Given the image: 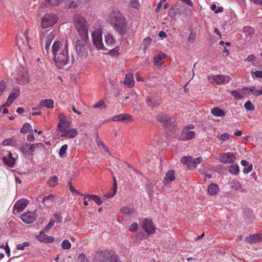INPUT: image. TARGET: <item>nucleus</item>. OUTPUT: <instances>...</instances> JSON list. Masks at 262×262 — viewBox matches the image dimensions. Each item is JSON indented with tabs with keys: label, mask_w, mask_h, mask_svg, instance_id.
Wrapping results in <instances>:
<instances>
[{
	"label": "nucleus",
	"mask_w": 262,
	"mask_h": 262,
	"mask_svg": "<svg viewBox=\"0 0 262 262\" xmlns=\"http://www.w3.org/2000/svg\"><path fill=\"white\" fill-rule=\"evenodd\" d=\"M110 22L115 30L120 34H124L127 30L125 18L118 11H113L110 14Z\"/></svg>",
	"instance_id": "nucleus-1"
},
{
	"label": "nucleus",
	"mask_w": 262,
	"mask_h": 262,
	"mask_svg": "<svg viewBox=\"0 0 262 262\" xmlns=\"http://www.w3.org/2000/svg\"><path fill=\"white\" fill-rule=\"evenodd\" d=\"M75 27L81 39H89V25L85 18L81 16H75L74 19Z\"/></svg>",
	"instance_id": "nucleus-2"
},
{
	"label": "nucleus",
	"mask_w": 262,
	"mask_h": 262,
	"mask_svg": "<svg viewBox=\"0 0 262 262\" xmlns=\"http://www.w3.org/2000/svg\"><path fill=\"white\" fill-rule=\"evenodd\" d=\"M44 147L45 145L41 143L29 144L26 142L20 146L19 149L23 154L26 155L32 156L34 155L36 151L42 150Z\"/></svg>",
	"instance_id": "nucleus-3"
},
{
	"label": "nucleus",
	"mask_w": 262,
	"mask_h": 262,
	"mask_svg": "<svg viewBox=\"0 0 262 262\" xmlns=\"http://www.w3.org/2000/svg\"><path fill=\"white\" fill-rule=\"evenodd\" d=\"M88 39L80 38L77 41L75 46L77 54V60L80 61L88 56Z\"/></svg>",
	"instance_id": "nucleus-4"
},
{
	"label": "nucleus",
	"mask_w": 262,
	"mask_h": 262,
	"mask_svg": "<svg viewBox=\"0 0 262 262\" xmlns=\"http://www.w3.org/2000/svg\"><path fill=\"white\" fill-rule=\"evenodd\" d=\"M92 38L93 45L98 50H107L102 42V30L100 28H97L92 32Z\"/></svg>",
	"instance_id": "nucleus-5"
},
{
	"label": "nucleus",
	"mask_w": 262,
	"mask_h": 262,
	"mask_svg": "<svg viewBox=\"0 0 262 262\" xmlns=\"http://www.w3.org/2000/svg\"><path fill=\"white\" fill-rule=\"evenodd\" d=\"M53 55L55 64L59 69L62 68L69 61L68 53H66V51L63 53H58Z\"/></svg>",
	"instance_id": "nucleus-6"
},
{
	"label": "nucleus",
	"mask_w": 262,
	"mask_h": 262,
	"mask_svg": "<svg viewBox=\"0 0 262 262\" xmlns=\"http://www.w3.org/2000/svg\"><path fill=\"white\" fill-rule=\"evenodd\" d=\"M15 79L19 84H27L30 80L27 70L22 67L18 68Z\"/></svg>",
	"instance_id": "nucleus-7"
},
{
	"label": "nucleus",
	"mask_w": 262,
	"mask_h": 262,
	"mask_svg": "<svg viewBox=\"0 0 262 262\" xmlns=\"http://www.w3.org/2000/svg\"><path fill=\"white\" fill-rule=\"evenodd\" d=\"M57 21V17L53 14H46L42 18L41 27L46 29L53 26Z\"/></svg>",
	"instance_id": "nucleus-8"
},
{
	"label": "nucleus",
	"mask_w": 262,
	"mask_h": 262,
	"mask_svg": "<svg viewBox=\"0 0 262 262\" xmlns=\"http://www.w3.org/2000/svg\"><path fill=\"white\" fill-rule=\"evenodd\" d=\"M113 251L104 250L97 252L94 256V260L95 262H106L109 259Z\"/></svg>",
	"instance_id": "nucleus-9"
},
{
	"label": "nucleus",
	"mask_w": 262,
	"mask_h": 262,
	"mask_svg": "<svg viewBox=\"0 0 262 262\" xmlns=\"http://www.w3.org/2000/svg\"><path fill=\"white\" fill-rule=\"evenodd\" d=\"M210 82L214 85L223 84L228 83L231 78L230 76L224 75H216L210 76L209 78Z\"/></svg>",
	"instance_id": "nucleus-10"
},
{
	"label": "nucleus",
	"mask_w": 262,
	"mask_h": 262,
	"mask_svg": "<svg viewBox=\"0 0 262 262\" xmlns=\"http://www.w3.org/2000/svg\"><path fill=\"white\" fill-rule=\"evenodd\" d=\"M68 53V46L67 42L62 44L59 41H55L52 47V52L53 55L58 53Z\"/></svg>",
	"instance_id": "nucleus-11"
},
{
	"label": "nucleus",
	"mask_w": 262,
	"mask_h": 262,
	"mask_svg": "<svg viewBox=\"0 0 262 262\" xmlns=\"http://www.w3.org/2000/svg\"><path fill=\"white\" fill-rule=\"evenodd\" d=\"M58 118L59 122L58 125V130L60 133H62L64 130L70 128V122L67 119L66 116L62 114H59Z\"/></svg>",
	"instance_id": "nucleus-12"
},
{
	"label": "nucleus",
	"mask_w": 262,
	"mask_h": 262,
	"mask_svg": "<svg viewBox=\"0 0 262 262\" xmlns=\"http://www.w3.org/2000/svg\"><path fill=\"white\" fill-rule=\"evenodd\" d=\"M237 154L232 152L223 153L220 157V161L225 164L234 162L236 159Z\"/></svg>",
	"instance_id": "nucleus-13"
},
{
	"label": "nucleus",
	"mask_w": 262,
	"mask_h": 262,
	"mask_svg": "<svg viewBox=\"0 0 262 262\" xmlns=\"http://www.w3.org/2000/svg\"><path fill=\"white\" fill-rule=\"evenodd\" d=\"M19 94L20 89L16 88L14 89L9 95L6 102L3 106L5 107L10 106L13 103L14 100L19 96Z\"/></svg>",
	"instance_id": "nucleus-14"
},
{
	"label": "nucleus",
	"mask_w": 262,
	"mask_h": 262,
	"mask_svg": "<svg viewBox=\"0 0 262 262\" xmlns=\"http://www.w3.org/2000/svg\"><path fill=\"white\" fill-rule=\"evenodd\" d=\"M195 136V133L189 130V128H184L182 132L180 139L183 141L189 140L193 139Z\"/></svg>",
	"instance_id": "nucleus-15"
},
{
	"label": "nucleus",
	"mask_w": 262,
	"mask_h": 262,
	"mask_svg": "<svg viewBox=\"0 0 262 262\" xmlns=\"http://www.w3.org/2000/svg\"><path fill=\"white\" fill-rule=\"evenodd\" d=\"M143 228L148 234H152L155 232V227L151 220L145 219L143 223Z\"/></svg>",
	"instance_id": "nucleus-16"
},
{
	"label": "nucleus",
	"mask_w": 262,
	"mask_h": 262,
	"mask_svg": "<svg viewBox=\"0 0 262 262\" xmlns=\"http://www.w3.org/2000/svg\"><path fill=\"white\" fill-rule=\"evenodd\" d=\"M230 187L235 191H239L241 192L246 193V189L243 187L242 183L238 180L234 179L230 183Z\"/></svg>",
	"instance_id": "nucleus-17"
},
{
	"label": "nucleus",
	"mask_w": 262,
	"mask_h": 262,
	"mask_svg": "<svg viewBox=\"0 0 262 262\" xmlns=\"http://www.w3.org/2000/svg\"><path fill=\"white\" fill-rule=\"evenodd\" d=\"M36 238L40 242L45 243H52L54 241V238L52 236H49L44 233V232L40 231L39 234L36 236Z\"/></svg>",
	"instance_id": "nucleus-18"
},
{
	"label": "nucleus",
	"mask_w": 262,
	"mask_h": 262,
	"mask_svg": "<svg viewBox=\"0 0 262 262\" xmlns=\"http://www.w3.org/2000/svg\"><path fill=\"white\" fill-rule=\"evenodd\" d=\"M22 221L26 224L33 223L36 219L34 214L30 212L24 213L21 216Z\"/></svg>",
	"instance_id": "nucleus-19"
},
{
	"label": "nucleus",
	"mask_w": 262,
	"mask_h": 262,
	"mask_svg": "<svg viewBox=\"0 0 262 262\" xmlns=\"http://www.w3.org/2000/svg\"><path fill=\"white\" fill-rule=\"evenodd\" d=\"M2 158L5 164L9 167H13L15 163V159L12 157L10 152H8L6 156L3 155Z\"/></svg>",
	"instance_id": "nucleus-20"
},
{
	"label": "nucleus",
	"mask_w": 262,
	"mask_h": 262,
	"mask_svg": "<svg viewBox=\"0 0 262 262\" xmlns=\"http://www.w3.org/2000/svg\"><path fill=\"white\" fill-rule=\"evenodd\" d=\"M27 204L28 201L27 200H19L14 204L13 208L17 212H20L27 207Z\"/></svg>",
	"instance_id": "nucleus-21"
},
{
	"label": "nucleus",
	"mask_w": 262,
	"mask_h": 262,
	"mask_svg": "<svg viewBox=\"0 0 262 262\" xmlns=\"http://www.w3.org/2000/svg\"><path fill=\"white\" fill-rule=\"evenodd\" d=\"M38 107L40 109L42 107L52 108L54 107V101L51 99L41 100Z\"/></svg>",
	"instance_id": "nucleus-22"
},
{
	"label": "nucleus",
	"mask_w": 262,
	"mask_h": 262,
	"mask_svg": "<svg viewBox=\"0 0 262 262\" xmlns=\"http://www.w3.org/2000/svg\"><path fill=\"white\" fill-rule=\"evenodd\" d=\"M77 130L75 128H69L61 133V137H66L68 138H74L77 135Z\"/></svg>",
	"instance_id": "nucleus-23"
},
{
	"label": "nucleus",
	"mask_w": 262,
	"mask_h": 262,
	"mask_svg": "<svg viewBox=\"0 0 262 262\" xmlns=\"http://www.w3.org/2000/svg\"><path fill=\"white\" fill-rule=\"evenodd\" d=\"M132 119L131 115L127 114H121L113 117V121H124L125 120H131Z\"/></svg>",
	"instance_id": "nucleus-24"
},
{
	"label": "nucleus",
	"mask_w": 262,
	"mask_h": 262,
	"mask_svg": "<svg viewBox=\"0 0 262 262\" xmlns=\"http://www.w3.org/2000/svg\"><path fill=\"white\" fill-rule=\"evenodd\" d=\"M55 34L56 32L55 31H52L47 36L45 48L47 52L50 50L51 43L54 39Z\"/></svg>",
	"instance_id": "nucleus-25"
},
{
	"label": "nucleus",
	"mask_w": 262,
	"mask_h": 262,
	"mask_svg": "<svg viewBox=\"0 0 262 262\" xmlns=\"http://www.w3.org/2000/svg\"><path fill=\"white\" fill-rule=\"evenodd\" d=\"M105 42L104 47L107 48V50L113 47L115 45V40L113 36L111 34L105 35Z\"/></svg>",
	"instance_id": "nucleus-26"
},
{
	"label": "nucleus",
	"mask_w": 262,
	"mask_h": 262,
	"mask_svg": "<svg viewBox=\"0 0 262 262\" xmlns=\"http://www.w3.org/2000/svg\"><path fill=\"white\" fill-rule=\"evenodd\" d=\"M124 84L128 87H132L135 84V81L133 78V75L131 73L126 74L125 78L123 82Z\"/></svg>",
	"instance_id": "nucleus-27"
},
{
	"label": "nucleus",
	"mask_w": 262,
	"mask_h": 262,
	"mask_svg": "<svg viewBox=\"0 0 262 262\" xmlns=\"http://www.w3.org/2000/svg\"><path fill=\"white\" fill-rule=\"evenodd\" d=\"M246 240L249 243L260 242L262 241V234L251 235L247 237Z\"/></svg>",
	"instance_id": "nucleus-28"
},
{
	"label": "nucleus",
	"mask_w": 262,
	"mask_h": 262,
	"mask_svg": "<svg viewBox=\"0 0 262 262\" xmlns=\"http://www.w3.org/2000/svg\"><path fill=\"white\" fill-rule=\"evenodd\" d=\"M219 191V187L217 184L211 183L208 186V192L211 195H215Z\"/></svg>",
	"instance_id": "nucleus-29"
},
{
	"label": "nucleus",
	"mask_w": 262,
	"mask_h": 262,
	"mask_svg": "<svg viewBox=\"0 0 262 262\" xmlns=\"http://www.w3.org/2000/svg\"><path fill=\"white\" fill-rule=\"evenodd\" d=\"M54 198L52 194L45 196L42 198V203L46 206H50L54 201Z\"/></svg>",
	"instance_id": "nucleus-30"
},
{
	"label": "nucleus",
	"mask_w": 262,
	"mask_h": 262,
	"mask_svg": "<svg viewBox=\"0 0 262 262\" xmlns=\"http://www.w3.org/2000/svg\"><path fill=\"white\" fill-rule=\"evenodd\" d=\"M163 126L168 130H171L175 127L176 124L174 121H172V119L170 117L167 121L163 124Z\"/></svg>",
	"instance_id": "nucleus-31"
},
{
	"label": "nucleus",
	"mask_w": 262,
	"mask_h": 262,
	"mask_svg": "<svg viewBox=\"0 0 262 262\" xmlns=\"http://www.w3.org/2000/svg\"><path fill=\"white\" fill-rule=\"evenodd\" d=\"M211 112L214 116L223 117L225 115V112L220 108L217 107L212 108Z\"/></svg>",
	"instance_id": "nucleus-32"
},
{
	"label": "nucleus",
	"mask_w": 262,
	"mask_h": 262,
	"mask_svg": "<svg viewBox=\"0 0 262 262\" xmlns=\"http://www.w3.org/2000/svg\"><path fill=\"white\" fill-rule=\"evenodd\" d=\"M63 0H45V4L46 7L56 6L59 5Z\"/></svg>",
	"instance_id": "nucleus-33"
},
{
	"label": "nucleus",
	"mask_w": 262,
	"mask_h": 262,
	"mask_svg": "<svg viewBox=\"0 0 262 262\" xmlns=\"http://www.w3.org/2000/svg\"><path fill=\"white\" fill-rule=\"evenodd\" d=\"M202 160L203 159L202 157H198L193 160L191 158V164H190L189 165V169H192L195 168L198 164H200L201 163Z\"/></svg>",
	"instance_id": "nucleus-34"
},
{
	"label": "nucleus",
	"mask_w": 262,
	"mask_h": 262,
	"mask_svg": "<svg viewBox=\"0 0 262 262\" xmlns=\"http://www.w3.org/2000/svg\"><path fill=\"white\" fill-rule=\"evenodd\" d=\"M166 57V55L165 53H161L157 57H155L154 59V63L155 65H162V63L160 62L161 60L165 59Z\"/></svg>",
	"instance_id": "nucleus-35"
},
{
	"label": "nucleus",
	"mask_w": 262,
	"mask_h": 262,
	"mask_svg": "<svg viewBox=\"0 0 262 262\" xmlns=\"http://www.w3.org/2000/svg\"><path fill=\"white\" fill-rule=\"evenodd\" d=\"M175 178L174 171L173 170H169L166 174L165 180L167 182H171Z\"/></svg>",
	"instance_id": "nucleus-36"
},
{
	"label": "nucleus",
	"mask_w": 262,
	"mask_h": 262,
	"mask_svg": "<svg viewBox=\"0 0 262 262\" xmlns=\"http://www.w3.org/2000/svg\"><path fill=\"white\" fill-rule=\"evenodd\" d=\"M170 117L169 115L167 114H159L157 115L156 116L157 120L161 122L163 124L166 122V121L168 120V119Z\"/></svg>",
	"instance_id": "nucleus-37"
},
{
	"label": "nucleus",
	"mask_w": 262,
	"mask_h": 262,
	"mask_svg": "<svg viewBox=\"0 0 262 262\" xmlns=\"http://www.w3.org/2000/svg\"><path fill=\"white\" fill-rule=\"evenodd\" d=\"M191 156H184L180 160L181 163L183 165H187V168L189 169V165L191 164Z\"/></svg>",
	"instance_id": "nucleus-38"
},
{
	"label": "nucleus",
	"mask_w": 262,
	"mask_h": 262,
	"mask_svg": "<svg viewBox=\"0 0 262 262\" xmlns=\"http://www.w3.org/2000/svg\"><path fill=\"white\" fill-rule=\"evenodd\" d=\"M135 212V210L132 208L128 207H123L120 210V212L126 215H131Z\"/></svg>",
	"instance_id": "nucleus-39"
},
{
	"label": "nucleus",
	"mask_w": 262,
	"mask_h": 262,
	"mask_svg": "<svg viewBox=\"0 0 262 262\" xmlns=\"http://www.w3.org/2000/svg\"><path fill=\"white\" fill-rule=\"evenodd\" d=\"M90 199L93 200L97 205H100L102 203L101 198L94 194H89L86 196Z\"/></svg>",
	"instance_id": "nucleus-40"
},
{
	"label": "nucleus",
	"mask_w": 262,
	"mask_h": 262,
	"mask_svg": "<svg viewBox=\"0 0 262 262\" xmlns=\"http://www.w3.org/2000/svg\"><path fill=\"white\" fill-rule=\"evenodd\" d=\"M243 31L246 36L252 35L254 32L253 28L250 26L244 27L243 29Z\"/></svg>",
	"instance_id": "nucleus-41"
},
{
	"label": "nucleus",
	"mask_w": 262,
	"mask_h": 262,
	"mask_svg": "<svg viewBox=\"0 0 262 262\" xmlns=\"http://www.w3.org/2000/svg\"><path fill=\"white\" fill-rule=\"evenodd\" d=\"M58 184V178L56 176L50 177L48 180V184L50 187H54Z\"/></svg>",
	"instance_id": "nucleus-42"
},
{
	"label": "nucleus",
	"mask_w": 262,
	"mask_h": 262,
	"mask_svg": "<svg viewBox=\"0 0 262 262\" xmlns=\"http://www.w3.org/2000/svg\"><path fill=\"white\" fill-rule=\"evenodd\" d=\"M229 171L230 173L237 175L239 173V167L237 165H233L229 167Z\"/></svg>",
	"instance_id": "nucleus-43"
},
{
	"label": "nucleus",
	"mask_w": 262,
	"mask_h": 262,
	"mask_svg": "<svg viewBox=\"0 0 262 262\" xmlns=\"http://www.w3.org/2000/svg\"><path fill=\"white\" fill-rule=\"evenodd\" d=\"M110 262H121L118 255H116L113 251L111 256H110Z\"/></svg>",
	"instance_id": "nucleus-44"
},
{
	"label": "nucleus",
	"mask_w": 262,
	"mask_h": 262,
	"mask_svg": "<svg viewBox=\"0 0 262 262\" xmlns=\"http://www.w3.org/2000/svg\"><path fill=\"white\" fill-rule=\"evenodd\" d=\"M61 247L63 249H70L71 247V244L68 239H64L61 243Z\"/></svg>",
	"instance_id": "nucleus-45"
},
{
	"label": "nucleus",
	"mask_w": 262,
	"mask_h": 262,
	"mask_svg": "<svg viewBox=\"0 0 262 262\" xmlns=\"http://www.w3.org/2000/svg\"><path fill=\"white\" fill-rule=\"evenodd\" d=\"M211 9L214 11L215 13H219L223 12L224 9L222 7H217L215 4H213L211 6Z\"/></svg>",
	"instance_id": "nucleus-46"
},
{
	"label": "nucleus",
	"mask_w": 262,
	"mask_h": 262,
	"mask_svg": "<svg viewBox=\"0 0 262 262\" xmlns=\"http://www.w3.org/2000/svg\"><path fill=\"white\" fill-rule=\"evenodd\" d=\"M32 126L29 123H25L20 131L22 133H26L28 130L31 128Z\"/></svg>",
	"instance_id": "nucleus-47"
},
{
	"label": "nucleus",
	"mask_w": 262,
	"mask_h": 262,
	"mask_svg": "<svg viewBox=\"0 0 262 262\" xmlns=\"http://www.w3.org/2000/svg\"><path fill=\"white\" fill-rule=\"evenodd\" d=\"M93 107L95 108H105L106 107V105L104 104L103 101L100 100L96 103L93 106Z\"/></svg>",
	"instance_id": "nucleus-48"
},
{
	"label": "nucleus",
	"mask_w": 262,
	"mask_h": 262,
	"mask_svg": "<svg viewBox=\"0 0 262 262\" xmlns=\"http://www.w3.org/2000/svg\"><path fill=\"white\" fill-rule=\"evenodd\" d=\"M68 148V145L67 144H64L62 145L59 150V155L61 158H62L64 156V155L66 152V151Z\"/></svg>",
	"instance_id": "nucleus-49"
},
{
	"label": "nucleus",
	"mask_w": 262,
	"mask_h": 262,
	"mask_svg": "<svg viewBox=\"0 0 262 262\" xmlns=\"http://www.w3.org/2000/svg\"><path fill=\"white\" fill-rule=\"evenodd\" d=\"M245 107L248 111H253L255 109L254 105L250 101H248L245 103Z\"/></svg>",
	"instance_id": "nucleus-50"
},
{
	"label": "nucleus",
	"mask_w": 262,
	"mask_h": 262,
	"mask_svg": "<svg viewBox=\"0 0 262 262\" xmlns=\"http://www.w3.org/2000/svg\"><path fill=\"white\" fill-rule=\"evenodd\" d=\"M30 245V243L27 242H24L21 244H18L16 245V249L19 250H24L25 247H28Z\"/></svg>",
	"instance_id": "nucleus-51"
},
{
	"label": "nucleus",
	"mask_w": 262,
	"mask_h": 262,
	"mask_svg": "<svg viewBox=\"0 0 262 262\" xmlns=\"http://www.w3.org/2000/svg\"><path fill=\"white\" fill-rule=\"evenodd\" d=\"M130 5L132 7L136 9H139L140 7V4L138 0H131Z\"/></svg>",
	"instance_id": "nucleus-52"
},
{
	"label": "nucleus",
	"mask_w": 262,
	"mask_h": 262,
	"mask_svg": "<svg viewBox=\"0 0 262 262\" xmlns=\"http://www.w3.org/2000/svg\"><path fill=\"white\" fill-rule=\"evenodd\" d=\"M252 77L255 78H262V71H256L251 72Z\"/></svg>",
	"instance_id": "nucleus-53"
},
{
	"label": "nucleus",
	"mask_w": 262,
	"mask_h": 262,
	"mask_svg": "<svg viewBox=\"0 0 262 262\" xmlns=\"http://www.w3.org/2000/svg\"><path fill=\"white\" fill-rule=\"evenodd\" d=\"M78 259L80 262H89L88 258L85 256V254L83 253H80L78 257Z\"/></svg>",
	"instance_id": "nucleus-54"
},
{
	"label": "nucleus",
	"mask_w": 262,
	"mask_h": 262,
	"mask_svg": "<svg viewBox=\"0 0 262 262\" xmlns=\"http://www.w3.org/2000/svg\"><path fill=\"white\" fill-rule=\"evenodd\" d=\"M231 94L236 99L239 100L242 98L241 94L236 91H231Z\"/></svg>",
	"instance_id": "nucleus-55"
},
{
	"label": "nucleus",
	"mask_w": 262,
	"mask_h": 262,
	"mask_svg": "<svg viewBox=\"0 0 262 262\" xmlns=\"http://www.w3.org/2000/svg\"><path fill=\"white\" fill-rule=\"evenodd\" d=\"M6 86L7 84L4 80H3L0 82V96L2 95L4 91L6 88Z\"/></svg>",
	"instance_id": "nucleus-56"
},
{
	"label": "nucleus",
	"mask_w": 262,
	"mask_h": 262,
	"mask_svg": "<svg viewBox=\"0 0 262 262\" xmlns=\"http://www.w3.org/2000/svg\"><path fill=\"white\" fill-rule=\"evenodd\" d=\"M195 39V33L194 32L191 31L189 34V36L188 37V40L189 42L192 43V42H194Z\"/></svg>",
	"instance_id": "nucleus-57"
},
{
	"label": "nucleus",
	"mask_w": 262,
	"mask_h": 262,
	"mask_svg": "<svg viewBox=\"0 0 262 262\" xmlns=\"http://www.w3.org/2000/svg\"><path fill=\"white\" fill-rule=\"evenodd\" d=\"M252 169H253V165L252 164H250L247 167H245L243 169V171L245 174H247V173H249L250 172H251L252 170Z\"/></svg>",
	"instance_id": "nucleus-58"
},
{
	"label": "nucleus",
	"mask_w": 262,
	"mask_h": 262,
	"mask_svg": "<svg viewBox=\"0 0 262 262\" xmlns=\"http://www.w3.org/2000/svg\"><path fill=\"white\" fill-rule=\"evenodd\" d=\"M54 221L53 220H50L48 224L47 225V226L45 228L44 231H49L51 228L54 225Z\"/></svg>",
	"instance_id": "nucleus-59"
},
{
	"label": "nucleus",
	"mask_w": 262,
	"mask_h": 262,
	"mask_svg": "<svg viewBox=\"0 0 262 262\" xmlns=\"http://www.w3.org/2000/svg\"><path fill=\"white\" fill-rule=\"evenodd\" d=\"M138 227V225L137 223H133L129 226V230L132 232H135L137 230Z\"/></svg>",
	"instance_id": "nucleus-60"
},
{
	"label": "nucleus",
	"mask_w": 262,
	"mask_h": 262,
	"mask_svg": "<svg viewBox=\"0 0 262 262\" xmlns=\"http://www.w3.org/2000/svg\"><path fill=\"white\" fill-rule=\"evenodd\" d=\"M255 88L254 86H253V87H251V88H246V87H244L243 89V90L244 91H248V94H249L250 93H252L253 95H254V92H255L256 91H255Z\"/></svg>",
	"instance_id": "nucleus-61"
},
{
	"label": "nucleus",
	"mask_w": 262,
	"mask_h": 262,
	"mask_svg": "<svg viewBox=\"0 0 262 262\" xmlns=\"http://www.w3.org/2000/svg\"><path fill=\"white\" fill-rule=\"evenodd\" d=\"M229 138H230L229 135L228 134H227V133L223 134L220 136V139L223 141H225L228 140V139H229Z\"/></svg>",
	"instance_id": "nucleus-62"
},
{
	"label": "nucleus",
	"mask_w": 262,
	"mask_h": 262,
	"mask_svg": "<svg viewBox=\"0 0 262 262\" xmlns=\"http://www.w3.org/2000/svg\"><path fill=\"white\" fill-rule=\"evenodd\" d=\"M54 217L57 220V222L58 223H61L62 222V218L61 216V214L60 213H55L54 214Z\"/></svg>",
	"instance_id": "nucleus-63"
},
{
	"label": "nucleus",
	"mask_w": 262,
	"mask_h": 262,
	"mask_svg": "<svg viewBox=\"0 0 262 262\" xmlns=\"http://www.w3.org/2000/svg\"><path fill=\"white\" fill-rule=\"evenodd\" d=\"M77 7V3L75 1H71L70 2L68 8L70 9H75Z\"/></svg>",
	"instance_id": "nucleus-64"
}]
</instances>
